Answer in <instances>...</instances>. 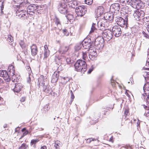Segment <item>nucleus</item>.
I'll return each instance as SVG.
<instances>
[{"instance_id": "nucleus-1", "label": "nucleus", "mask_w": 149, "mask_h": 149, "mask_svg": "<svg viewBox=\"0 0 149 149\" xmlns=\"http://www.w3.org/2000/svg\"><path fill=\"white\" fill-rule=\"evenodd\" d=\"M87 69V65L85 61L78 60L75 63V70L77 71L84 73Z\"/></svg>"}, {"instance_id": "nucleus-2", "label": "nucleus", "mask_w": 149, "mask_h": 149, "mask_svg": "<svg viewBox=\"0 0 149 149\" xmlns=\"http://www.w3.org/2000/svg\"><path fill=\"white\" fill-rule=\"evenodd\" d=\"M47 79L45 78L43 76L41 75L40 77L38 79V85L40 87V86L43 87V90L44 92L46 93H50L51 92V89L50 86L47 85H45V82L47 81Z\"/></svg>"}, {"instance_id": "nucleus-3", "label": "nucleus", "mask_w": 149, "mask_h": 149, "mask_svg": "<svg viewBox=\"0 0 149 149\" xmlns=\"http://www.w3.org/2000/svg\"><path fill=\"white\" fill-rule=\"evenodd\" d=\"M88 48H89L88 52L89 54V58L92 60H96L97 54L95 47L94 46L91 45L89 47H88Z\"/></svg>"}, {"instance_id": "nucleus-4", "label": "nucleus", "mask_w": 149, "mask_h": 149, "mask_svg": "<svg viewBox=\"0 0 149 149\" xmlns=\"http://www.w3.org/2000/svg\"><path fill=\"white\" fill-rule=\"evenodd\" d=\"M144 15L145 13L144 11L139 10L135 11L133 15L134 19L137 21H144Z\"/></svg>"}, {"instance_id": "nucleus-5", "label": "nucleus", "mask_w": 149, "mask_h": 149, "mask_svg": "<svg viewBox=\"0 0 149 149\" xmlns=\"http://www.w3.org/2000/svg\"><path fill=\"white\" fill-rule=\"evenodd\" d=\"M16 15L22 19H25L28 17V14L24 10L21 9H16L15 10Z\"/></svg>"}, {"instance_id": "nucleus-6", "label": "nucleus", "mask_w": 149, "mask_h": 149, "mask_svg": "<svg viewBox=\"0 0 149 149\" xmlns=\"http://www.w3.org/2000/svg\"><path fill=\"white\" fill-rule=\"evenodd\" d=\"M116 21L117 24L120 26L122 27H125V28L127 27V19L125 21L122 17H118L116 18Z\"/></svg>"}, {"instance_id": "nucleus-7", "label": "nucleus", "mask_w": 149, "mask_h": 149, "mask_svg": "<svg viewBox=\"0 0 149 149\" xmlns=\"http://www.w3.org/2000/svg\"><path fill=\"white\" fill-rule=\"evenodd\" d=\"M8 70L10 72V75L12 76V81L13 82H18L17 77H16V76L14 74L15 71L14 66L12 65H10L8 67ZM17 80H18V79H17Z\"/></svg>"}, {"instance_id": "nucleus-8", "label": "nucleus", "mask_w": 149, "mask_h": 149, "mask_svg": "<svg viewBox=\"0 0 149 149\" xmlns=\"http://www.w3.org/2000/svg\"><path fill=\"white\" fill-rule=\"evenodd\" d=\"M67 4L62 2L58 6V10L61 13L65 14L67 12Z\"/></svg>"}, {"instance_id": "nucleus-9", "label": "nucleus", "mask_w": 149, "mask_h": 149, "mask_svg": "<svg viewBox=\"0 0 149 149\" xmlns=\"http://www.w3.org/2000/svg\"><path fill=\"white\" fill-rule=\"evenodd\" d=\"M55 23L56 26H55L53 29L54 31H55L57 34H59V32L61 29V24L59 19L56 17L55 20Z\"/></svg>"}, {"instance_id": "nucleus-10", "label": "nucleus", "mask_w": 149, "mask_h": 149, "mask_svg": "<svg viewBox=\"0 0 149 149\" xmlns=\"http://www.w3.org/2000/svg\"><path fill=\"white\" fill-rule=\"evenodd\" d=\"M113 33L116 37H118L119 36L121 33V29L118 26H114L112 28Z\"/></svg>"}, {"instance_id": "nucleus-11", "label": "nucleus", "mask_w": 149, "mask_h": 149, "mask_svg": "<svg viewBox=\"0 0 149 149\" xmlns=\"http://www.w3.org/2000/svg\"><path fill=\"white\" fill-rule=\"evenodd\" d=\"M84 8L81 6H79L75 8V12L78 16L81 17L85 14Z\"/></svg>"}, {"instance_id": "nucleus-12", "label": "nucleus", "mask_w": 149, "mask_h": 149, "mask_svg": "<svg viewBox=\"0 0 149 149\" xmlns=\"http://www.w3.org/2000/svg\"><path fill=\"white\" fill-rule=\"evenodd\" d=\"M120 9V5L118 3H114L111 5L110 7V10L112 12L117 13L119 11Z\"/></svg>"}, {"instance_id": "nucleus-13", "label": "nucleus", "mask_w": 149, "mask_h": 149, "mask_svg": "<svg viewBox=\"0 0 149 149\" xmlns=\"http://www.w3.org/2000/svg\"><path fill=\"white\" fill-rule=\"evenodd\" d=\"M91 40L90 38H85L83 41L82 45L85 48L88 49L91 45Z\"/></svg>"}, {"instance_id": "nucleus-14", "label": "nucleus", "mask_w": 149, "mask_h": 149, "mask_svg": "<svg viewBox=\"0 0 149 149\" xmlns=\"http://www.w3.org/2000/svg\"><path fill=\"white\" fill-rule=\"evenodd\" d=\"M130 5L134 8L138 9L140 7L139 4L140 3V0H131Z\"/></svg>"}, {"instance_id": "nucleus-15", "label": "nucleus", "mask_w": 149, "mask_h": 149, "mask_svg": "<svg viewBox=\"0 0 149 149\" xmlns=\"http://www.w3.org/2000/svg\"><path fill=\"white\" fill-rule=\"evenodd\" d=\"M0 76L3 78L4 79L8 81L10 80L9 76L6 71L5 70H0Z\"/></svg>"}, {"instance_id": "nucleus-16", "label": "nucleus", "mask_w": 149, "mask_h": 149, "mask_svg": "<svg viewBox=\"0 0 149 149\" xmlns=\"http://www.w3.org/2000/svg\"><path fill=\"white\" fill-rule=\"evenodd\" d=\"M59 76V73L58 72H55L52 76V79L51 80L52 82V83L56 82L58 80Z\"/></svg>"}, {"instance_id": "nucleus-17", "label": "nucleus", "mask_w": 149, "mask_h": 149, "mask_svg": "<svg viewBox=\"0 0 149 149\" xmlns=\"http://www.w3.org/2000/svg\"><path fill=\"white\" fill-rule=\"evenodd\" d=\"M31 53L32 55H36L38 52V50L37 46L36 45H33L31 47Z\"/></svg>"}, {"instance_id": "nucleus-18", "label": "nucleus", "mask_w": 149, "mask_h": 149, "mask_svg": "<svg viewBox=\"0 0 149 149\" xmlns=\"http://www.w3.org/2000/svg\"><path fill=\"white\" fill-rule=\"evenodd\" d=\"M23 88V86L20 84H15V88H14L13 90L15 92H16L17 93L19 92Z\"/></svg>"}, {"instance_id": "nucleus-19", "label": "nucleus", "mask_w": 149, "mask_h": 149, "mask_svg": "<svg viewBox=\"0 0 149 149\" xmlns=\"http://www.w3.org/2000/svg\"><path fill=\"white\" fill-rule=\"evenodd\" d=\"M111 31L106 32L102 33V36H98L97 37H107V36L109 37H111L113 36Z\"/></svg>"}, {"instance_id": "nucleus-20", "label": "nucleus", "mask_w": 149, "mask_h": 149, "mask_svg": "<svg viewBox=\"0 0 149 149\" xmlns=\"http://www.w3.org/2000/svg\"><path fill=\"white\" fill-rule=\"evenodd\" d=\"M44 58H47L49 55V51L48 49V47L47 45H45L44 46Z\"/></svg>"}, {"instance_id": "nucleus-21", "label": "nucleus", "mask_w": 149, "mask_h": 149, "mask_svg": "<svg viewBox=\"0 0 149 149\" xmlns=\"http://www.w3.org/2000/svg\"><path fill=\"white\" fill-rule=\"evenodd\" d=\"M69 49L68 46H64L61 47L59 49L58 51L61 54H63L66 52Z\"/></svg>"}, {"instance_id": "nucleus-22", "label": "nucleus", "mask_w": 149, "mask_h": 149, "mask_svg": "<svg viewBox=\"0 0 149 149\" xmlns=\"http://www.w3.org/2000/svg\"><path fill=\"white\" fill-rule=\"evenodd\" d=\"M100 25V26L101 27V29L105 30L106 28L107 27V26L106 23H105L104 21H102L101 22H98V25Z\"/></svg>"}, {"instance_id": "nucleus-23", "label": "nucleus", "mask_w": 149, "mask_h": 149, "mask_svg": "<svg viewBox=\"0 0 149 149\" xmlns=\"http://www.w3.org/2000/svg\"><path fill=\"white\" fill-rule=\"evenodd\" d=\"M62 146V144L61 142L58 141H56L54 143V146L55 149H60V147Z\"/></svg>"}, {"instance_id": "nucleus-24", "label": "nucleus", "mask_w": 149, "mask_h": 149, "mask_svg": "<svg viewBox=\"0 0 149 149\" xmlns=\"http://www.w3.org/2000/svg\"><path fill=\"white\" fill-rule=\"evenodd\" d=\"M142 97L143 98L146 99L147 104H149V95H147V93H145L142 94Z\"/></svg>"}, {"instance_id": "nucleus-25", "label": "nucleus", "mask_w": 149, "mask_h": 149, "mask_svg": "<svg viewBox=\"0 0 149 149\" xmlns=\"http://www.w3.org/2000/svg\"><path fill=\"white\" fill-rule=\"evenodd\" d=\"M143 89L145 92H146L147 94L148 93H149V84L147 83L145 84Z\"/></svg>"}, {"instance_id": "nucleus-26", "label": "nucleus", "mask_w": 149, "mask_h": 149, "mask_svg": "<svg viewBox=\"0 0 149 149\" xmlns=\"http://www.w3.org/2000/svg\"><path fill=\"white\" fill-rule=\"evenodd\" d=\"M95 25H96L95 24L93 23L92 26L91 28V30H90L89 33V34H92L95 31L97 30L96 28L95 27Z\"/></svg>"}, {"instance_id": "nucleus-27", "label": "nucleus", "mask_w": 149, "mask_h": 149, "mask_svg": "<svg viewBox=\"0 0 149 149\" xmlns=\"http://www.w3.org/2000/svg\"><path fill=\"white\" fill-rule=\"evenodd\" d=\"M39 6H36L35 4H33L31 5L28 6L27 8L28 10L33 9V10H37Z\"/></svg>"}, {"instance_id": "nucleus-28", "label": "nucleus", "mask_w": 149, "mask_h": 149, "mask_svg": "<svg viewBox=\"0 0 149 149\" xmlns=\"http://www.w3.org/2000/svg\"><path fill=\"white\" fill-rule=\"evenodd\" d=\"M131 0H119V1L121 4V5L123 6H124L126 5V4H129L130 3V1Z\"/></svg>"}, {"instance_id": "nucleus-29", "label": "nucleus", "mask_w": 149, "mask_h": 149, "mask_svg": "<svg viewBox=\"0 0 149 149\" xmlns=\"http://www.w3.org/2000/svg\"><path fill=\"white\" fill-rule=\"evenodd\" d=\"M143 75L146 80V79H149V72L143 71Z\"/></svg>"}, {"instance_id": "nucleus-30", "label": "nucleus", "mask_w": 149, "mask_h": 149, "mask_svg": "<svg viewBox=\"0 0 149 149\" xmlns=\"http://www.w3.org/2000/svg\"><path fill=\"white\" fill-rule=\"evenodd\" d=\"M39 141V139H32L31 140L30 145L31 146L33 145V144H34L33 146L34 148H35L36 146L35 145L36 143L38 142Z\"/></svg>"}, {"instance_id": "nucleus-31", "label": "nucleus", "mask_w": 149, "mask_h": 149, "mask_svg": "<svg viewBox=\"0 0 149 149\" xmlns=\"http://www.w3.org/2000/svg\"><path fill=\"white\" fill-rule=\"evenodd\" d=\"M28 148V146L25 143L22 144L19 147L18 149H27Z\"/></svg>"}, {"instance_id": "nucleus-32", "label": "nucleus", "mask_w": 149, "mask_h": 149, "mask_svg": "<svg viewBox=\"0 0 149 149\" xmlns=\"http://www.w3.org/2000/svg\"><path fill=\"white\" fill-rule=\"evenodd\" d=\"M70 93H71V100L69 102V104H71L72 101H73L74 97V94L72 91H70Z\"/></svg>"}, {"instance_id": "nucleus-33", "label": "nucleus", "mask_w": 149, "mask_h": 149, "mask_svg": "<svg viewBox=\"0 0 149 149\" xmlns=\"http://www.w3.org/2000/svg\"><path fill=\"white\" fill-rule=\"evenodd\" d=\"M66 18L67 19L69 20L70 22H71V20H73L74 21V19H74V17L73 15H68L66 16Z\"/></svg>"}, {"instance_id": "nucleus-34", "label": "nucleus", "mask_w": 149, "mask_h": 149, "mask_svg": "<svg viewBox=\"0 0 149 149\" xmlns=\"http://www.w3.org/2000/svg\"><path fill=\"white\" fill-rule=\"evenodd\" d=\"M20 46L22 48H24L25 47V45L24 42V40H20L19 42Z\"/></svg>"}, {"instance_id": "nucleus-35", "label": "nucleus", "mask_w": 149, "mask_h": 149, "mask_svg": "<svg viewBox=\"0 0 149 149\" xmlns=\"http://www.w3.org/2000/svg\"><path fill=\"white\" fill-rule=\"evenodd\" d=\"M128 111L127 110H126L125 111L124 116H125V120H127L128 118Z\"/></svg>"}, {"instance_id": "nucleus-36", "label": "nucleus", "mask_w": 149, "mask_h": 149, "mask_svg": "<svg viewBox=\"0 0 149 149\" xmlns=\"http://www.w3.org/2000/svg\"><path fill=\"white\" fill-rule=\"evenodd\" d=\"M85 3L88 5L91 4L93 2V0H84Z\"/></svg>"}, {"instance_id": "nucleus-37", "label": "nucleus", "mask_w": 149, "mask_h": 149, "mask_svg": "<svg viewBox=\"0 0 149 149\" xmlns=\"http://www.w3.org/2000/svg\"><path fill=\"white\" fill-rule=\"evenodd\" d=\"M103 9V8L102 6H98L97 7V14L99 13V15H100L101 13V12H100V11L101 10H102Z\"/></svg>"}, {"instance_id": "nucleus-38", "label": "nucleus", "mask_w": 149, "mask_h": 149, "mask_svg": "<svg viewBox=\"0 0 149 149\" xmlns=\"http://www.w3.org/2000/svg\"><path fill=\"white\" fill-rule=\"evenodd\" d=\"M63 33L64 34L65 36H67L69 34V33L66 29H64L63 30Z\"/></svg>"}, {"instance_id": "nucleus-39", "label": "nucleus", "mask_w": 149, "mask_h": 149, "mask_svg": "<svg viewBox=\"0 0 149 149\" xmlns=\"http://www.w3.org/2000/svg\"><path fill=\"white\" fill-rule=\"evenodd\" d=\"M7 40L10 43V45L12 44L13 43V38H7Z\"/></svg>"}, {"instance_id": "nucleus-40", "label": "nucleus", "mask_w": 149, "mask_h": 149, "mask_svg": "<svg viewBox=\"0 0 149 149\" xmlns=\"http://www.w3.org/2000/svg\"><path fill=\"white\" fill-rule=\"evenodd\" d=\"M95 140V139H93V138H89L87 139L86 141L87 143H90L92 141H93Z\"/></svg>"}, {"instance_id": "nucleus-41", "label": "nucleus", "mask_w": 149, "mask_h": 149, "mask_svg": "<svg viewBox=\"0 0 149 149\" xmlns=\"http://www.w3.org/2000/svg\"><path fill=\"white\" fill-rule=\"evenodd\" d=\"M49 106L47 104L45 105L44 108V110L45 111V112L49 110Z\"/></svg>"}, {"instance_id": "nucleus-42", "label": "nucleus", "mask_w": 149, "mask_h": 149, "mask_svg": "<svg viewBox=\"0 0 149 149\" xmlns=\"http://www.w3.org/2000/svg\"><path fill=\"white\" fill-rule=\"evenodd\" d=\"M124 147L126 149H132V146L129 144L124 146Z\"/></svg>"}, {"instance_id": "nucleus-43", "label": "nucleus", "mask_w": 149, "mask_h": 149, "mask_svg": "<svg viewBox=\"0 0 149 149\" xmlns=\"http://www.w3.org/2000/svg\"><path fill=\"white\" fill-rule=\"evenodd\" d=\"M146 65V66L148 67V68H146L147 69V70H149V58H148L147 60Z\"/></svg>"}, {"instance_id": "nucleus-44", "label": "nucleus", "mask_w": 149, "mask_h": 149, "mask_svg": "<svg viewBox=\"0 0 149 149\" xmlns=\"http://www.w3.org/2000/svg\"><path fill=\"white\" fill-rule=\"evenodd\" d=\"M28 133V131L27 130L25 131L23 133L22 136L19 139H21L24 136L27 135Z\"/></svg>"}, {"instance_id": "nucleus-45", "label": "nucleus", "mask_w": 149, "mask_h": 149, "mask_svg": "<svg viewBox=\"0 0 149 149\" xmlns=\"http://www.w3.org/2000/svg\"><path fill=\"white\" fill-rule=\"evenodd\" d=\"M76 109L77 110V112L78 115H81V113L80 111V110L79 108L78 107H76Z\"/></svg>"}, {"instance_id": "nucleus-46", "label": "nucleus", "mask_w": 149, "mask_h": 149, "mask_svg": "<svg viewBox=\"0 0 149 149\" xmlns=\"http://www.w3.org/2000/svg\"><path fill=\"white\" fill-rule=\"evenodd\" d=\"M83 57L84 59L85 60L86 58L87 57V55L86 52H82Z\"/></svg>"}, {"instance_id": "nucleus-47", "label": "nucleus", "mask_w": 149, "mask_h": 149, "mask_svg": "<svg viewBox=\"0 0 149 149\" xmlns=\"http://www.w3.org/2000/svg\"><path fill=\"white\" fill-rule=\"evenodd\" d=\"M38 10H33V9H30V10H28V8H27V12H37V11H38Z\"/></svg>"}, {"instance_id": "nucleus-48", "label": "nucleus", "mask_w": 149, "mask_h": 149, "mask_svg": "<svg viewBox=\"0 0 149 149\" xmlns=\"http://www.w3.org/2000/svg\"><path fill=\"white\" fill-rule=\"evenodd\" d=\"M106 17L107 19H110L111 17V14L109 13L107 14V15H106Z\"/></svg>"}, {"instance_id": "nucleus-49", "label": "nucleus", "mask_w": 149, "mask_h": 149, "mask_svg": "<svg viewBox=\"0 0 149 149\" xmlns=\"http://www.w3.org/2000/svg\"><path fill=\"white\" fill-rule=\"evenodd\" d=\"M31 75L29 74V77L27 79V82L29 83H30L31 81Z\"/></svg>"}, {"instance_id": "nucleus-50", "label": "nucleus", "mask_w": 149, "mask_h": 149, "mask_svg": "<svg viewBox=\"0 0 149 149\" xmlns=\"http://www.w3.org/2000/svg\"><path fill=\"white\" fill-rule=\"evenodd\" d=\"M66 61L68 64H70L71 63L70 59L68 58L66 59Z\"/></svg>"}, {"instance_id": "nucleus-51", "label": "nucleus", "mask_w": 149, "mask_h": 149, "mask_svg": "<svg viewBox=\"0 0 149 149\" xmlns=\"http://www.w3.org/2000/svg\"><path fill=\"white\" fill-rule=\"evenodd\" d=\"M142 33L143 35V36L147 38V37H149L148 35L144 31L142 32Z\"/></svg>"}, {"instance_id": "nucleus-52", "label": "nucleus", "mask_w": 149, "mask_h": 149, "mask_svg": "<svg viewBox=\"0 0 149 149\" xmlns=\"http://www.w3.org/2000/svg\"><path fill=\"white\" fill-rule=\"evenodd\" d=\"M27 14H29V15H33L34 13H36V12H26Z\"/></svg>"}, {"instance_id": "nucleus-53", "label": "nucleus", "mask_w": 149, "mask_h": 149, "mask_svg": "<svg viewBox=\"0 0 149 149\" xmlns=\"http://www.w3.org/2000/svg\"><path fill=\"white\" fill-rule=\"evenodd\" d=\"M145 114L146 117L149 118V111H147L146 113H145Z\"/></svg>"}, {"instance_id": "nucleus-54", "label": "nucleus", "mask_w": 149, "mask_h": 149, "mask_svg": "<svg viewBox=\"0 0 149 149\" xmlns=\"http://www.w3.org/2000/svg\"><path fill=\"white\" fill-rule=\"evenodd\" d=\"M81 49V47L79 46H78L77 47H76V49H75V53L76 52V51H77L79 50H80Z\"/></svg>"}, {"instance_id": "nucleus-55", "label": "nucleus", "mask_w": 149, "mask_h": 149, "mask_svg": "<svg viewBox=\"0 0 149 149\" xmlns=\"http://www.w3.org/2000/svg\"><path fill=\"white\" fill-rule=\"evenodd\" d=\"M147 24V25L146 27V29L147 30V31L149 32V22H148Z\"/></svg>"}, {"instance_id": "nucleus-56", "label": "nucleus", "mask_w": 149, "mask_h": 149, "mask_svg": "<svg viewBox=\"0 0 149 149\" xmlns=\"http://www.w3.org/2000/svg\"><path fill=\"white\" fill-rule=\"evenodd\" d=\"M25 100V97H22L20 100V101L22 102H24Z\"/></svg>"}, {"instance_id": "nucleus-57", "label": "nucleus", "mask_w": 149, "mask_h": 149, "mask_svg": "<svg viewBox=\"0 0 149 149\" xmlns=\"http://www.w3.org/2000/svg\"><path fill=\"white\" fill-rule=\"evenodd\" d=\"M96 38L95 39V44L96 45H98V44H97L96 43V42H97V41H98V40H99V38Z\"/></svg>"}, {"instance_id": "nucleus-58", "label": "nucleus", "mask_w": 149, "mask_h": 149, "mask_svg": "<svg viewBox=\"0 0 149 149\" xmlns=\"http://www.w3.org/2000/svg\"><path fill=\"white\" fill-rule=\"evenodd\" d=\"M41 149H47V147L46 146H44L41 147Z\"/></svg>"}, {"instance_id": "nucleus-59", "label": "nucleus", "mask_w": 149, "mask_h": 149, "mask_svg": "<svg viewBox=\"0 0 149 149\" xmlns=\"http://www.w3.org/2000/svg\"><path fill=\"white\" fill-rule=\"evenodd\" d=\"M93 69H90L88 71V74L90 73L93 71Z\"/></svg>"}, {"instance_id": "nucleus-60", "label": "nucleus", "mask_w": 149, "mask_h": 149, "mask_svg": "<svg viewBox=\"0 0 149 149\" xmlns=\"http://www.w3.org/2000/svg\"><path fill=\"white\" fill-rule=\"evenodd\" d=\"M25 130H26V129L25 128H23L22 130V132H24V131H25Z\"/></svg>"}, {"instance_id": "nucleus-61", "label": "nucleus", "mask_w": 149, "mask_h": 149, "mask_svg": "<svg viewBox=\"0 0 149 149\" xmlns=\"http://www.w3.org/2000/svg\"><path fill=\"white\" fill-rule=\"evenodd\" d=\"M67 78H68V77H62V79H63V80H65L66 79H67Z\"/></svg>"}, {"instance_id": "nucleus-62", "label": "nucleus", "mask_w": 149, "mask_h": 149, "mask_svg": "<svg viewBox=\"0 0 149 149\" xmlns=\"http://www.w3.org/2000/svg\"><path fill=\"white\" fill-rule=\"evenodd\" d=\"M147 4L149 6V0H147Z\"/></svg>"}, {"instance_id": "nucleus-63", "label": "nucleus", "mask_w": 149, "mask_h": 149, "mask_svg": "<svg viewBox=\"0 0 149 149\" xmlns=\"http://www.w3.org/2000/svg\"><path fill=\"white\" fill-rule=\"evenodd\" d=\"M101 38V40H102L101 41H102V42H103L104 40V38Z\"/></svg>"}, {"instance_id": "nucleus-64", "label": "nucleus", "mask_w": 149, "mask_h": 149, "mask_svg": "<svg viewBox=\"0 0 149 149\" xmlns=\"http://www.w3.org/2000/svg\"><path fill=\"white\" fill-rule=\"evenodd\" d=\"M7 125L5 124L3 125V127L4 128H6L7 127Z\"/></svg>"}]
</instances>
